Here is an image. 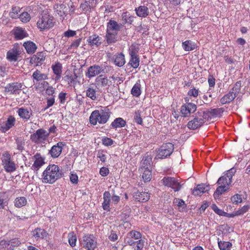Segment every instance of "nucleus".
Returning <instances> with one entry per match:
<instances>
[{
	"mask_svg": "<svg viewBox=\"0 0 250 250\" xmlns=\"http://www.w3.org/2000/svg\"><path fill=\"white\" fill-rule=\"evenodd\" d=\"M21 87V83H12L8 84L5 87L4 91L5 92L9 93L10 94H19Z\"/></svg>",
	"mask_w": 250,
	"mask_h": 250,
	"instance_id": "14",
	"label": "nucleus"
},
{
	"mask_svg": "<svg viewBox=\"0 0 250 250\" xmlns=\"http://www.w3.org/2000/svg\"><path fill=\"white\" fill-rule=\"evenodd\" d=\"M139 170L143 172L142 178L145 182H148L151 180V172L148 167L145 168V166H144V167H141Z\"/></svg>",
	"mask_w": 250,
	"mask_h": 250,
	"instance_id": "34",
	"label": "nucleus"
},
{
	"mask_svg": "<svg viewBox=\"0 0 250 250\" xmlns=\"http://www.w3.org/2000/svg\"><path fill=\"white\" fill-rule=\"evenodd\" d=\"M70 180L73 183L76 184L78 181V177L76 174L72 173L70 175Z\"/></svg>",
	"mask_w": 250,
	"mask_h": 250,
	"instance_id": "63",
	"label": "nucleus"
},
{
	"mask_svg": "<svg viewBox=\"0 0 250 250\" xmlns=\"http://www.w3.org/2000/svg\"><path fill=\"white\" fill-rule=\"evenodd\" d=\"M78 76L76 74H67L64 76V80L68 82V84H72L75 82V80L77 78Z\"/></svg>",
	"mask_w": 250,
	"mask_h": 250,
	"instance_id": "49",
	"label": "nucleus"
},
{
	"mask_svg": "<svg viewBox=\"0 0 250 250\" xmlns=\"http://www.w3.org/2000/svg\"><path fill=\"white\" fill-rule=\"evenodd\" d=\"M142 234L136 230L129 232L125 238V243L132 246L133 250H142L144 246V241L141 239Z\"/></svg>",
	"mask_w": 250,
	"mask_h": 250,
	"instance_id": "2",
	"label": "nucleus"
},
{
	"mask_svg": "<svg viewBox=\"0 0 250 250\" xmlns=\"http://www.w3.org/2000/svg\"><path fill=\"white\" fill-rule=\"evenodd\" d=\"M37 24L41 30L51 28L54 25L53 18L49 15L44 14L39 20Z\"/></svg>",
	"mask_w": 250,
	"mask_h": 250,
	"instance_id": "6",
	"label": "nucleus"
},
{
	"mask_svg": "<svg viewBox=\"0 0 250 250\" xmlns=\"http://www.w3.org/2000/svg\"><path fill=\"white\" fill-rule=\"evenodd\" d=\"M111 112L107 107L101 108L92 111L89 117V123L93 125L98 123L101 125L106 124L111 116Z\"/></svg>",
	"mask_w": 250,
	"mask_h": 250,
	"instance_id": "1",
	"label": "nucleus"
},
{
	"mask_svg": "<svg viewBox=\"0 0 250 250\" xmlns=\"http://www.w3.org/2000/svg\"><path fill=\"white\" fill-rule=\"evenodd\" d=\"M86 95L92 100L95 101L97 99L96 95V91L95 88V84L91 83L89 84L87 90H86Z\"/></svg>",
	"mask_w": 250,
	"mask_h": 250,
	"instance_id": "29",
	"label": "nucleus"
},
{
	"mask_svg": "<svg viewBox=\"0 0 250 250\" xmlns=\"http://www.w3.org/2000/svg\"><path fill=\"white\" fill-rule=\"evenodd\" d=\"M68 238L70 245L72 247L75 246L77 241V236L76 234L73 232H70L68 235Z\"/></svg>",
	"mask_w": 250,
	"mask_h": 250,
	"instance_id": "47",
	"label": "nucleus"
},
{
	"mask_svg": "<svg viewBox=\"0 0 250 250\" xmlns=\"http://www.w3.org/2000/svg\"><path fill=\"white\" fill-rule=\"evenodd\" d=\"M103 144L105 146H111L113 144V141L107 137H105L103 139Z\"/></svg>",
	"mask_w": 250,
	"mask_h": 250,
	"instance_id": "58",
	"label": "nucleus"
},
{
	"mask_svg": "<svg viewBox=\"0 0 250 250\" xmlns=\"http://www.w3.org/2000/svg\"><path fill=\"white\" fill-rule=\"evenodd\" d=\"M135 11L136 15L140 18H146L149 14L148 8L144 5L135 8Z\"/></svg>",
	"mask_w": 250,
	"mask_h": 250,
	"instance_id": "23",
	"label": "nucleus"
},
{
	"mask_svg": "<svg viewBox=\"0 0 250 250\" xmlns=\"http://www.w3.org/2000/svg\"><path fill=\"white\" fill-rule=\"evenodd\" d=\"M81 245L87 250H94L97 247V242L93 235H85L83 238Z\"/></svg>",
	"mask_w": 250,
	"mask_h": 250,
	"instance_id": "9",
	"label": "nucleus"
},
{
	"mask_svg": "<svg viewBox=\"0 0 250 250\" xmlns=\"http://www.w3.org/2000/svg\"><path fill=\"white\" fill-rule=\"evenodd\" d=\"M118 235L116 233L113 231L111 230L108 235V238L110 240L112 241H115L118 239Z\"/></svg>",
	"mask_w": 250,
	"mask_h": 250,
	"instance_id": "59",
	"label": "nucleus"
},
{
	"mask_svg": "<svg viewBox=\"0 0 250 250\" xmlns=\"http://www.w3.org/2000/svg\"><path fill=\"white\" fill-rule=\"evenodd\" d=\"M80 8L83 11H87L90 9L91 8L89 2L87 1H85L84 3L81 4Z\"/></svg>",
	"mask_w": 250,
	"mask_h": 250,
	"instance_id": "60",
	"label": "nucleus"
},
{
	"mask_svg": "<svg viewBox=\"0 0 250 250\" xmlns=\"http://www.w3.org/2000/svg\"><path fill=\"white\" fill-rule=\"evenodd\" d=\"M104 71L103 68L99 65H94L88 67L86 76L88 78L94 77Z\"/></svg>",
	"mask_w": 250,
	"mask_h": 250,
	"instance_id": "15",
	"label": "nucleus"
},
{
	"mask_svg": "<svg viewBox=\"0 0 250 250\" xmlns=\"http://www.w3.org/2000/svg\"><path fill=\"white\" fill-rule=\"evenodd\" d=\"M235 172V170L233 168L228 170L223 176L218 179L217 184L218 185L228 186V188H229L230 185L232 182V178L234 175Z\"/></svg>",
	"mask_w": 250,
	"mask_h": 250,
	"instance_id": "7",
	"label": "nucleus"
},
{
	"mask_svg": "<svg viewBox=\"0 0 250 250\" xmlns=\"http://www.w3.org/2000/svg\"><path fill=\"white\" fill-rule=\"evenodd\" d=\"M231 202L235 204L240 203L242 201L241 196L238 194H236L231 198Z\"/></svg>",
	"mask_w": 250,
	"mask_h": 250,
	"instance_id": "54",
	"label": "nucleus"
},
{
	"mask_svg": "<svg viewBox=\"0 0 250 250\" xmlns=\"http://www.w3.org/2000/svg\"><path fill=\"white\" fill-rule=\"evenodd\" d=\"M161 181L165 186L171 188L174 191H178L182 187L178 181L174 177H165Z\"/></svg>",
	"mask_w": 250,
	"mask_h": 250,
	"instance_id": "8",
	"label": "nucleus"
},
{
	"mask_svg": "<svg viewBox=\"0 0 250 250\" xmlns=\"http://www.w3.org/2000/svg\"><path fill=\"white\" fill-rule=\"evenodd\" d=\"M174 149V145L168 143L162 145L158 150L157 156L158 158L163 159L170 156Z\"/></svg>",
	"mask_w": 250,
	"mask_h": 250,
	"instance_id": "11",
	"label": "nucleus"
},
{
	"mask_svg": "<svg viewBox=\"0 0 250 250\" xmlns=\"http://www.w3.org/2000/svg\"><path fill=\"white\" fill-rule=\"evenodd\" d=\"M138 48L136 49L135 48V45H132L131 47V51L130 52L131 58L129 62V64L134 68H137L140 64V60L136 54L138 52Z\"/></svg>",
	"mask_w": 250,
	"mask_h": 250,
	"instance_id": "13",
	"label": "nucleus"
},
{
	"mask_svg": "<svg viewBox=\"0 0 250 250\" xmlns=\"http://www.w3.org/2000/svg\"><path fill=\"white\" fill-rule=\"evenodd\" d=\"M229 188L228 186H224V185H220L216 189L214 193V197L215 198H218L220 195L222 194L224 192L227 191Z\"/></svg>",
	"mask_w": 250,
	"mask_h": 250,
	"instance_id": "43",
	"label": "nucleus"
},
{
	"mask_svg": "<svg viewBox=\"0 0 250 250\" xmlns=\"http://www.w3.org/2000/svg\"><path fill=\"white\" fill-rule=\"evenodd\" d=\"M46 55L43 52L37 53L34 55L30 59V62L32 64H36V65H41L45 60Z\"/></svg>",
	"mask_w": 250,
	"mask_h": 250,
	"instance_id": "17",
	"label": "nucleus"
},
{
	"mask_svg": "<svg viewBox=\"0 0 250 250\" xmlns=\"http://www.w3.org/2000/svg\"><path fill=\"white\" fill-rule=\"evenodd\" d=\"M95 84L98 88L107 89L111 84V81L107 77L101 75L96 78Z\"/></svg>",
	"mask_w": 250,
	"mask_h": 250,
	"instance_id": "12",
	"label": "nucleus"
},
{
	"mask_svg": "<svg viewBox=\"0 0 250 250\" xmlns=\"http://www.w3.org/2000/svg\"><path fill=\"white\" fill-rule=\"evenodd\" d=\"M122 20L124 21V23H130L133 21V17L129 16V14L127 12L123 13L122 16Z\"/></svg>",
	"mask_w": 250,
	"mask_h": 250,
	"instance_id": "52",
	"label": "nucleus"
},
{
	"mask_svg": "<svg viewBox=\"0 0 250 250\" xmlns=\"http://www.w3.org/2000/svg\"><path fill=\"white\" fill-rule=\"evenodd\" d=\"M23 45L28 54H33L37 49L36 44L31 41L25 42Z\"/></svg>",
	"mask_w": 250,
	"mask_h": 250,
	"instance_id": "31",
	"label": "nucleus"
},
{
	"mask_svg": "<svg viewBox=\"0 0 250 250\" xmlns=\"http://www.w3.org/2000/svg\"><path fill=\"white\" fill-rule=\"evenodd\" d=\"M184 99L187 104L181 106V113L183 116L188 117L196 110L197 107L195 104L189 103V97H186Z\"/></svg>",
	"mask_w": 250,
	"mask_h": 250,
	"instance_id": "10",
	"label": "nucleus"
},
{
	"mask_svg": "<svg viewBox=\"0 0 250 250\" xmlns=\"http://www.w3.org/2000/svg\"><path fill=\"white\" fill-rule=\"evenodd\" d=\"M198 90L197 89H196L195 88H193L188 91V95L189 97H197L198 95Z\"/></svg>",
	"mask_w": 250,
	"mask_h": 250,
	"instance_id": "57",
	"label": "nucleus"
},
{
	"mask_svg": "<svg viewBox=\"0 0 250 250\" xmlns=\"http://www.w3.org/2000/svg\"><path fill=\"white\" fill-rule=\"evenodd\" d=\"M222 108H214L211 109L208 111V113H210L213 116H217L220 115L221 113L223 112Z\"/></svg>",
	"mask_w": 250,
	"mask_h": 250,
	"instance_id": "55",
	"label": "nucleus"
},
{
	"mask_svg": "<svg viewBox=\"0 0 250 250\" xmlns=\"http://www.w3.org/2000/svg\"><path fill=\"white\" fill-rule=\"evenodd\" d=\"M15 123V119L13 116H10L7 119L5 124L1 126V130L3 132H6L11 127L14 125Z\"/></svg>",
	"mask_w": 250,
	"mask_h": 250,
	"instance_id": "30",
	"label": "nucleus"
},
{
	"mask_svg": "<svg viewBox=\"0 0 250 250\" xmlns=\"http://www.w3.org/2000/svg\"><path fill=\"white\" fill-rule=\"evenodd\" d=\"M88 42L91 46H99L102 43L101 38L96 35H93L90 36L88 39Z\"/></svg>",
	"mask_w": 250,
	"mask_h": 250,
	"instance_id": "37",
	"label": "nucleus"
},
{
	"mask_svg": "<svg viewBox=\"0 0 250 250\" xmlns=\"http://www.w3.org/2000/svg\"><path fill=\"white\" fill-rule=\"evenodd\" d=\"M236 93L233 91H230L228 93L225 95L220 100L221 104H229L232 102L236 97Z\"/></svg>",
	"mask_w": 250,
	"mask_h": 250,
	"instance_id": "26",
	"label": "nucleus"
},
{
	"mask_svg": "<svg viewBox=\"0 0 250 250\" xmlns=\"http://www.w3.org/2000/svg\"><path fill=\"white\" fill-rule=\"evenodd\" d=\"M241 84V83L240 82H236V83L235 84L234 87L231 89V90L230 91L235 92L236 94L237 92V93L239 92L240 89Z\"/></svg>",
	"mask_w": 250,
	"mask_h": 250,
	"instance_id": "62",
	"label": "nucleus"
},
{
	"mask_svg": "<svg viewBox=\"0 0 250 250\" xmlns=\"http://www.w3.org/2000/svg\"><path fill=\"white\" fill-rule=\"evenodd\" d=\"M114 60L115 65L119 67L123 66L125 62V56L122 53L115 55L114 57Z\"/></svg>",
	"mask_w": 250,
	"mask_h": 250,
	"instance_id": "35",
	"label": "nucleus"
},
{
	"mask_svg": "<svg viewBox=\"0 0 250 250\" xmlns=\"http://www.w3.org/2000/svg\"><path fill=\"white\" fill-rule=\"evenodd\" d=\"M32 77L34 81L36 82H40L42 81H44L48 79L47 75L42 73L40 71L37 70L32 74Z\"/></svg>",
	"mask_w": 250,
	"mask_h": 250,
	"instance_id": "36",
	"label": "nucleus"
},
{
	"mask_svg": "<svg viewBox=\"0 0 250 250\" xmlns=\"http://www.w3.org/2000/svg\"><path fill=\"white\" fill-rule=\"evenodd\" d=\"M123 26L122 24H118L116 21L110 20L107 23L106 30L118 33Z\"/></svg>",
	"mask_w": 250,
	"mask_h": 250,
	"instance_id": "24",
	"label": "nucleus"
},
{
	"mask_svg": "<svg viewBox=\"0 0 250 250\" xmlns=\"http://www.w3.org/2000/svg\"><path fill=\"white\" fill-rule=\"evenodd\" d=\"M126 122L122 118H116L111 123V125L113 128L122 127L125 125Z\"/></svg>",
	"mask_w": 250,
	"mask_h": 250,
	"instance_id": "41",
	"label": "nucleus"
},
{
	"mask_svg": "<svg viewBox=\"0 0 250 250\" xmlns=\"http://www.w3.org/2000/svg\"><path fill=\"white\" fill-rule=\"evenodd\" d=\"M204 122V119L202 118H195L188 123V127L190 129H196L201 126Z\"/></svg>",
	"mask_w": 250,
	"mask_h": 250,
	"instance_id": "22",
	"label": "nucleus"
},
{
	"mask_svg": "<svg viewBox=\"0 0 250 250\" xmlns=\"http://www.w3.org/2000/svg\"><path fill=\"white\" fill-rule=\"evenodd\" d=\"M182 46L185 51H189L195 49L196 44L191 41H186L182 43Z\"/></svg>",
	"mask_w": 250,
	"mask_h": 250,
	"instance_id": "42",
	"label": "nucleus"
},
{
	"mask_svg": "<svg viewBox=\"0 0 250 250\" xmlns=\"http://www.w3.org/2000/svg\"><path fill=\"white\" fill-rule=\"evenodd\" d=\"M56 12L60 16L62 17L67 12V8L63 4H58L55 7Z\"/></svg>",
	"mask_w": 250,
	"mask_h": 250,
	"instance_id": "38",
	"label": "nucleus"
},
{
	"mask_svg": "<svg viewBox=\"0 0 250 250\" xmlns=\"http://www.w3.org/2000/svg\"><path fill=\"white\" fill-rule=\"evenodd\" d=\"M64 146V144L62 142H60L57 145L53 146L49 151L51 156L54 158L58 157L61 154Z\"/></svg>",
	"mask_w": 250,
	"mask_h": 250,
	"instance_id": "18",
	"label": "nucleus"
},
{
	"mask_svg": "<svg viewBox=\"0 0 250 250\" xmlns=\"http://www.w3.org/2000/svg\"><path fill=\"white\" fill-rule=\"evenodd\" d=\"M134 118L135 122L138 124L141 125L142 124V119L141 117L140 113L139 112H135Z\"/></svg>",
	"mask_w": 250,
	"mask_h": 250,
	"instance_id": "56",
	"label": "nucleus"
},
{
	"mask_svg": "<svg viewBox=\"0 0 250 250\" xmlns=\"http://www.w3.org/2000/svg\"><path fill=\"white\" fill-rule=\"evenodd\" d=\"M52 68L55 77L54 78L56 81H58L61 78L62 74V65L60 62L56 63L55 65L52 66Z\"/></svg>",
	"mask_w": 250,
	"mask_h": 250,
	"instance_id": "28",
	"label": "nucleus"
},
{
	"mask_svg": "<svg viewBox=\"0 0 250 250\" xmlns=\"http://www.w3.org/2000/svg\"><path fill=\"white\" fill-rule=\"evenodd\" d=\"M32 234L37 240H38L39 239H45L48 233L45 229L38 228L32 231Z\"/></svg>",
	"mask_w": 250,
	"mask_h": 250,
	"instance_id": "21",
	"label": "nucleus"
},
{
	"mask_svg": "<svg viewBox=\"0 0 250 250\" xmlns=\"http://www.w3.org/2000/svg\"><path fill=\"white\" fill-rule=\"evenodd\" d=\"M7 204V197L5 193L0 192V208L3 209Z\"/></svg>",
	"mask_w": 250,
	"mask_h": 250,
	"instance_id": "46",
	"label": "nucleus"
},
{
	"mask_svg": "<svg viewBox=\"0 0 250 250\" xmlns=\"http://www.w3.org/2000/svg\"><path fill=\"white\" fill-rule=\"evenodd\" d=\"M117 34L116 32L106 30L105 38L108 44L115 42L117 41Z\"/></svg>",
	"mask_w": 250,
	"mask_h": 250,
	"instance_id": "39",
	"label": "nucleus"
},
{
	"mask_svg": "<svg viewBox=\"0 0 250 250\" xmlns=\"http://www.w3.org/2000/svg\"><path fill=\"white\" fill-rule=\"evenodd\" d=\"M66 93L62 92L59 95V99L60 101L61 104H63L65 103L66 99Z\"/></svg>",
	"mask_w": 250,
	"mask_h": 250,
	"instance_id": "61",
	"label": "nucleus"
},
{
	"mask_svg": "<svg viewBox=\"0 0 250 250\" xmlns=\"http://www.w3.org/2000/svg\"><path fill=\"white\" fill-rule=\"evenodd\" d=\"M1 162L2 165L6 172H12L16 170V165L14 162L11 161V156L8 152H4L2 154Z\"/></svg>",
	"mask_w": 250,
	"mask_h": 250,
	"instance_id": "5",
	"label": "nucleus"
},
{
	"mask_svg": "<svg viewBox=\"0 0 250 250\" xmlns=\"http://www.w3.org/2000/svg\"><path fill=\"white\" fill-rule=\"evenodd\" d=\"M131 94L135 97H139L141 94V84L140 83H136L133 86Z\"/></svg>",
	"mask_w": 250,
	"mask_h": 250,
	"instance_id": "44",
	"label": "nucleus"
},
{
	"mask_svg": "<svg viewBox=\"0 0 250 250\" xmlns=\"http://www.w3.org/2000/svg\"><path fill=\"white\" fill-rule=\"evenodd\" d=\"M109 173V170L105 167H102L100 170V174L102 176H106Z\"/></svg>",
	"mask_w": 250,
	"mask_h": 250,
	"instance_id": "64",
	"label": "nucleus"
},
{
	"mask_svg": "<svg viewBox=\"0 0 250 250\" xmlns=\"http://www.w3.org/2000/svg\"><path fill=\"white\" fill-rule=\"evenodd\" d=\"M49 136V133L43 128L38 129L35 133L30 135L31 141L37 144L45 143Z\"/></svg>",
	"mask_w": 250,
	"mask_h": 250,
	"instance_id": "4",
	"label": "nucleus"
},
{
	"mask_svg": "<svg viewBox=\"0 0 250 250\" xmlns=\"http://www.w3.org/2000/svg\"><path fill=\"white\" fill-rule=\"evenodd\" d=\"M19 18L23 22L29 21L31 19L30 15L26 12H23L20 14Z\"/></svg>",
	"mask_w": 250,
	"mask_h": 250,
	"instance_id": "51",
	"label": "nucleus"
},
{
	"mask_svg": "<svg viewBox=\"0 0 250 250\" xmlns=\"http://www.w3.org/2000/svg\"><path fill=\"white\" fill-rule=\"evenodd\" d=\"M62 176L59 167L55 165L48 166L43 173V182L52 184Z\"/></svg>",
	"mask_w": 250,
	"mask_h": 250,
	"instance_id": "3",
	"label": "nucleus"
},
{
	"mask_svg": "<svg viewBox=\"0 0 250 250\" xmlns=\"http://www.w3.org/2000/svg\"><path fill=\"white\" fill-rule=\"evenodd\" d=\"M27 204V200L24 197L17 198L15 200V206L17 208H21Z\"/></svg>",
	"mask_w": 250,
	"mask_h": 250,
	"instance_id": "45",
	"label": "nucleus"
},
{
	"mask_svg": "<svg viewBox=\"0 0 250 250\" xmlns=\"http://www.w3.org/2000/svg\"><path fill=\"white\" fill-rule=\"evenodd\" d=\"M13 34L16 40H22L28 36V34L25 30L20 27H16L12 30Z\"/></svg>",
	"mask_w": 250,
	"mask_h": 250,
	"instance_id": "20",
	"label": "nucleus"
},
{
	"mask_svg": "<svg viewBox=\"0 0 250 250\" xmlns=\"http://www.w3.org/2000/svg\"><path fill=\"white\" fill-rule=\"evenodd\" d=\"M6 244L10 246V248H13L19 246L21 243L18 238H15L8 241Z\"/></svg>",
	"mask_w": 250,
	"mask_h": 250,
	"instance_id": "48",
	"label": "nucleus"
},
{
	"mask_svg": "<svg viewBox=\"0 0 250 250\" xmlns=\"http://www.w3.org/2000/svg\"><path fill=\"white\" fill-rule=\"evenodd\" d=\"M104 202L103 203V208L104 210H109L110 208V203L111 200V194L109 191H105L104 193Z\"/></svg>",
	"mask_w": 250,
	"mask_h": 250,
	"instance_id": "32",
	"label": "nucleus"
},
{
	"mask_svg": "<svg viewBox=\"0 0 250 250\" xmlns=\"http://www.w3.org/2000/svg\"><path fill=\"white\" fill-rule=\"evenodd\" d=\"M173 203L179 207V209H180V208L182 209H184L186 207L185 202L183 200L179 198L174 199Z\"/></svg>",
	"mask_w": 250,
	"mask_h": 250,
	"instance_id": "53",
	"label": "nucleus"
},
{
	"mask_svg": "<svg viewBox=\"0 0 250 250\" xmlns=\"http://www.w3.org/2000/svg\"><path fill=\"white\" fill-rule=\"evenodd\" d=\"M209 189V187L204 184L198 185L197 187L193 190L192 194L195 195H201L202 194L208 191Z\"/></svg>",
	"mask_w": 250,
	"mask_h": 250,
	"instance_id": "27",
	"label": "nucleus"
},
{
	"mask_svg": "<svg viewBox=\"0 0 250 250\" xmlns=\"http://www.w3.org/2000/svg\"><path fill=\"white\" fill-rule=\"evenodd\" d=\"M20 50L17 45H15L13 48L7 53L6 58L10 62L17 61L18 57L20 55Z\"/></svg>",
	"mask_w": 250,
	"mask_h": 250,
	"instance_id": "19",
	"label": "nucleus"
},
{
	"mask_svg": "<svg viewBox=\"0 0 250 250\" xmlns=\"http://www.w3.org/2000/svg\"><path fill=\"white\" fill-rule=\"evenodd\" d=\"M134 198L137 201L145 202L149 199V194L147 192L137 191L134 193Z\"/></svg>",
	"mask_w": 250,
	"mask_h": 250,
	"instance_id": "25",
	"label": "nucleus"
},
{
	"mask_svg": "<svg viewBox=\"0 0 250 250\" xmlns=\"http://www.w3.org/2000/svg\"><path fill=\"white\" fill-rule=\"evenodd\" d=\"M18 113L21 118L25 120H28L32 115V111L31 109H28L22 107L18 109Z\"/></svg>",
	"mask_w": 250,
	"mask_h": 250,
	"instance_id": "33",
	"label": "nucleus"
},
{
	"mask_svg": "<svg viewBox=\"0 0 250 250\" xmlns=\"http://www.w3.org/2000/svg\"><path fill=\"white\" fill-rule=\"evenodd\" d=\"M218 245L220 250H230L232 246L230 242L221 241L219 238H218Z\"/></svg>",
	"mask_w": 250,
	"mask_h": 250,
	"instance_id": "40",
	"label": "nucleus"
},
{
	"mask_svg": "<svg viewBox=\"0 0 250 250\" xmlns=\"http://www.w3.org/2000/svg\"><path fill=\"white\" fill-rule=\"evenodd\" d=\"M20 12V8L19 7H14L12 8L11 11L9 13V15L12 19H17L19 17Z\"/></svg>",
	"mask_w": 250,
	"mask_h": 250,
	"instance_id": "50",
	"label": "nucleus"
},
{
	"mask_svg": "<svg viewBox=\"0 0 250 250\" xmlns=\"http://www.w3.org/2000/svg\"><path fill=\"white\" fill-rule=\"evenodd\" d=\"M32 159L34 160V162L32 166V169L34 170H38L45 163L44 159L40 153H36Z\"/></svg>",
	"mask_w": 250,
	"mask_h": 250,
	"instance_id": "16",
	"label": "nucleus"
}]
</instances>
